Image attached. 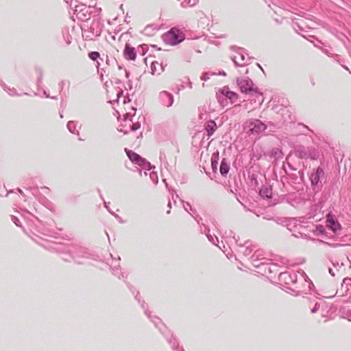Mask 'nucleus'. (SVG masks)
Segmentation results:
<instances>
[{"label": "nucleus", "instance_id": "obj_1", "mask_svg": "<svg viewBox=\"0 0 351 351\" xmlns=\"http://www.w3.org/2000/svg\"><path fill=\"white\" fill-rule=\"evenodd\" d=\"M200 230L202 232H205L206 234V237L210 242H211L213 244L218 246L224 253L226 254V256L228 258H230L232 257V254L229 253L228 251V249L226 247V245L223 244L225 242L228 247L231 249V245L234 243L237 244L238 242V240L235 238V235L234 232L232 230H228L225 232V235L222 237L223 240H221L222 247L219 245V239L218 237L213 234L212 235L210 233V230H208V233L206 232V229L205 228L204 230H203L202 228L200 227Z\"/></svg>", "mask_w": 351, "mask_h": 351}, {"label": "nucleus", "instance_id": "obj_2", "mask_svg": "<svg viewBox=\"0 0 351 351\" xmlns=\"http://www.w3.org/2000/svg\"><path fill=\"white\" fill-rule=\"evenodd\" d=\"M237 84L242 93H251L257 98L260 104L263 102L262 93L254 86L251 79L247 77H239L237 80Z\"/></svg>", "mask_w": 351, "mask_h": 351}, {"label": "nucleus", "instance_id": "obj_3", "mask_svg": "<svg viewBox=\"0 0 351 351\" xmlns=\"http://www.w3.org/2000/svg\"><path fill=\"white\" fill-rule=\"evenodd\" d=\"M267 126L258 119H251L245 123L243 128L249 136H258L260 133L265 131Z\"/></svg>", "mask_w": 351, "mask_h": 351}, {"label": "nucleus", "instance_id": "obj_4", "mask_svg": "<svg viewBox=\"0 0 351 351\" xmlns=\"http://www.w3.org/2000/svg\"><path fill=\"white\" fill-rule=\"evenodd\" d=\"M308 307L311 309V313L320 312L322 317L326 316L328 312V306L325 301L322 299L316 298L313 301L308 302Z\"/></svg>", "mask_w": 351, "mask_h": 351}, {"label": "nucleus", "instance_id": "obj_5", "mask_svg": "<svg viewBox=\"0 0 351 351\" xmlns=\"http://www.w3.org/2000/svg\"><path fill=\"white\" fill-rule=\"evenodd\" d=\"M183 39V34L174 28L163 35L164 41L170 45H176L182 41Z\"/></svg>", "mask_w": 351, "mask_h": 351}, {"label": "nucleus", "instance_id": "obj_6", "mask_svg": "<svg viewBox=\"0 0 351 351\" xmlns=\"http://www.w3.org/2000/svg\"><path fill=\"white\" fill-rule=\"evenodd\" d=\"M125 152L129 158V159L133 162L141 167H142L144 169L146 170H150L152 168V165L149 162L147 161L146 159L142 158L141 156H139L138 154L131 151L128 150L127 149H125Z\"/></svg>", "mask_w": 351, "mask_h": 351}, {"label": "nucleus", "instance_id": "obj_7", "mask_svg": "<svg viewBox=\"0 0 351 351\" xmlns=\"http://www.w3.org/2000/svg\"><path fill=\"white\" fill-rule=\"evenodd\" d=\"M236 66H244L250 62L251 58L243 49L238 48L236 54L232 57Z\"/></svg>", "mask_w": 351, "mask_h": 351}, {"label": "nucleus", "instance_id": "obj_8", "mask_svg": "<svg viewBox=\"0 0 351 351\" xmlns=\"http://www.w3.org/2000/svg\"><path fill=\"white\" fill-rule=\"evenodd\" d=\"M71 258L77 264L84 263V260L88 258V254L84 248L79 246H73L68 250Z\"/></svg>", "mask_w": 351, "mask_h": 351}, {"label": "nucleus", "instance_id": "obj_9", "mask_svg": "<svg viewBox=\"0 0 351 351\" xmlns=\"http://www.w3.org/2000/svg\"><path fill=\"white\" fill-rule=\"evenodd\" d=\"M74 14L78 20L86 21L90 18L91 12L90 7L83 3L76 5L74 10Z\"/></svg>", "mask_w": 351, "mask_h": 351}, {"label": "nucleus", "instance_id": "obj_10", "mask_svg": "<svg viewBox=\"0 0 351 351\" xmlns=\"http://www.w3.org/2000/svg\"><path fill=\"white\" fill-rule=\"evenodd\" d=\"M223 97H226V99H230L232 104L235 102L238 99L237 94L230 90L229 87L227 86H223L217 93V98L219 102H221V98Z\"/></svg>", "mask_w": 351, "mask_h": 351}, {"label": "nucleus", "instance_id": "obj_11", "mask_svg": "<svg viewBox=\"0 0 351 351\" xmlns=\"http://www.w3.org/2000/svg\"><path fill=\"white\" fill-rule=\"evenodd\" d=\"M279 281L286 285H292L297 282V276L295 273L280 272L278 277Z\"/></svg>", "mask_w": 351, "mask_h": 351}, {"label": "nucleus", "instance_id": "obj_12", "mask_svg": "<svg viewBox=\"0 0 351 351\" xmlns=\"http://www.w3.org/2000/svg\"><path fill=\"white\" fill-rule=\"evenodd\" d=\"M326 226L333 232L336 235L337 239H339V237L341 234V226L338 221L335 220L330 215H328L327 217Z\"/></svg>", "mask_w": 351, "mask_h": 351}, {"label": "nucleus", "instance_id": "obj_13", "mask_svg": "<svg viewBox=\"0 0 351 351\" xmlns=\"http://www.w3.org/2000/svg\"><path fill=\"white\" fill-rule=\"evenodd\" d=\"M158 101L162 106L169 108L173 105L174 98L172 94L163 90L159 93Z\"/></svg>", "mask_w": 351, "mask_h": 351}, {"label": "nucleus", "instance_id": "obj_14", "mask_svg": "<svg viewBox=\"0 0 351 351\" xmlns=\"http://www.w3.org/2000/svg\"><path fill=\"white\" fill-rule=\"evenodd\" d=\"M265 258L266 257L265 256L263 251L257 250L250 258V261L253 267L258 270Z\"/></svg>", "mask_w": 351, "mask_h": 351}, {"label": "nucleus", "instance_id": "obj_15", "mask_svg": "<svg viewBox=\"0 0 351 351\" xmlns=\"http://www.w3.org/2000/svg\"><path fill=\"white\" fill-rule=\"evenodd\" d=\"M309 38H308V40L314 44L315 47L320 49L324 53L327 54L328 56H330L331 55L329 49L324 47V44L321 40H318L314 36H310Z\"/></svg>", "mask_w": 351, "mask_h": 351}, {"label": "nucleus", "instance_id": "obj_16", "mask_svg": "<svg viewBox=\"0 0 351 351\" xmlns=\"http://www.w3.org/2000/svg\"><path fill=\"white\" fill-rule=\"evenodd\" d=\"M124 57L125 59L134 60L136 59L135 48L126 44L124 49Z\"/></svg>", "mask_w": 351, "mask_h": 351}, {"label": "nucleus", "instance_id": "obj_17", "mask_svg": "<svg viewBox=\"0 0 351 351\" xmlns=\"http://www.w3.org/2000/svg\"><path fill=\"white\" fill-rule=\"evenodd\" d=\"M324 175V171L321 167H318L315 173L310 176L312 185H317L320 180L321 176Z\"/></svg>", "mask_w": 351, "mask_h": 351}, {"label": "nucleus", "instance_id": "obj_18", "mask_svg": "<svg viewBox=\"0 0 351 351\" xmlns=\"http://www.w3.org/2000/svg\"><path fill=\"white\" fill-rule=\"evenodd\" d=\"M267 271L268 275H266V276L269 278H274L276 276H279V274L280 273L278 265L275 263H272L268 267Z\"/></svg>", "mask_w": 351, "mask_h": 351}, {"label": "nucleus", "instance_id": "obj_19", "mask_svg": "<svg viewBox=\"0 0 351 351\" xmlns=\"http://www.w3.org/2000/svg\"><path fill=\"white\" fill-rule=\"evenodd\" d=\"M272 263H270V260L266 258L265 261H263L262 265L258 269V270H256V272L262 276L268 275V267Z\"/></svg>", "mask_w": 351, "mask_h": 351}, {"label": "nucleus", "instance_id": "obj_20", "mask_svg": "<svg viewBox=\"0 0 351 351\" xmlns=\"http://www.w3.org/2000/svg\"><path fill=\"white\" fill-rule=\"evenodd\" d=\"M295 155L300 158H307L309 156L308 150L302 146H299L294 151Z\"/></svg>", "mask_w": 351, "mask_h": 351}, {"label": "nucleus", "instance_id": "obj_21", "mask_svg": "<svg viewBox=\"0 0 351 351\" xmlns=\"http://www.w3.org/2000/svg\"><path fill=\"white\" fill-rule=\"evenodd\" d=\"M217 129L216 123L213 120H209L206 122L205 130H206L208 136H212Z\"/></svg>", "mask_w": 351, "mask_h": 351}, {"label": "nucleus", "instance_id": "obj_22", "mask_svg": "<svg viewBox=\"0 0 351 351\" xmlns=\"http://www.w3.org/2000/svg\"><path fill=\"white\" fill-rule=\"evenodd\" d=\"M164 68L162 64L159 63L157 61L153 62L151 65V71L153 75H159L161 72H162Z\"/></svg>", "mask_w": 351, "mask_h": 351}, {"label": "nucleus", "instance_id": "obj_23", "mask_svg": "<svg viewBox=\"0 0 351 351\" xmlns=\"http://www.w3.org/2000/svg\"><path fill=\"white\" fill-rule=\"evenodd\" d=\"M101 34V29L97 27L95 32H90V31L85 30L83 36H85L86 39L93 40L95 37H97Z\"/></svg>", "mask_w": 351, "mask_h": 351}, {"label": "nucleus", "instance_id": "obj_24", "mask_svg": "<svg viewBox=\"0 0 351 351\" xmlns=\"http://www.w3.org/2000/svg\"><path fill=\"white\" fill-rule=\"evenodd\" d=\"M241 252L246 256L250 255V254L254 250V247L251 245H248V242H246L245 245L241 246Z\"/></svg>", "mask_w": 351, "mask_h": 351}, {"label": "nucleus", "instance_id": "obj_25", "mask_svg": "<svg viewBox=\"0 0 351 351\" xmlns=\"http://www.w3.org/2000/svg\"><path fill=\"white\" fill-rule=\"evenodd\" d=\"M229 165L226 162L225 159H223L220 165V173L222 176H226L229 171Z\"/></svg>", "mask_w": 351, "mask_h": 351}, {"label": "nucleus", "instance_id": "obj_26", "mask_svg": "<svg viewBox=\"0 0 351 351\" xmlns=\"http://www.w3.org/2000/svg\"><path fill=\"white\" fill-rule=\"evenodd\" d=\"M67 128L72 134H76L79 135V132L77 130V124L73 121H70L67 123Z\"/></svg>", "mask_w": 351, "mask_h": 351}, {"label": "nucleus", "instance_id": "obj_27", "mask_svg": "<svg viewBox=\"0 0 351 351\" xmlns=\"http://www.w3.org/2000/svg\"><path fill=\"white\" fill-rule=\"evenodd\" d=\"M259 193L261 197H265V198H270V197H271V195H272L271 190L267 187L262 188L260 190Z\"/></svg>", "mask_w": 351, "mask_h": 351}, {"label": "nucleus", "instance_id": "obj_28", "mask_svg": "<svg viewBox=\"0 0 351 351\" xmlns=\"http://www.w3.org/2000/svg\"><path fill=\"white\" fill-rule=\"evenodd\" d=\"M270 156L274 157L276 159L282 158L283 154L282 150L279 148H274L271 150Z\"/></svg>", "mask_w": 351, "mask_h": 351}, {"label": "nucleus", "instance_id": "obj_29", "mask_svg": "<svg viewBox=\"0 0 351 351\" xmlns=\"http://www.w3.org/2000/svg\"><path fill=\"white\" fill-rule=\"evenodd\" d=\"M1 86L3 87L5 91H6L11 96H15V95H19L16 89L8 87L7 85H5L4 83H1Z\"/></svg>", "mask_w": 351, "mask_h": 351}, {"label": "nucleus", "instance_id": "obj_30", "mask_svg": "<svg viewBox=\"0 0 351 351\" xmlns=\"http://www.w3.org/2000/svg\"><path fill=\"white\" fill-rule=\"evenodd\" d=\"M136 113V108H132L131 111L125 113L124 114V121L126 123L128 121H132V117Z\"/></svg>", "mask_w": 351, "mask_h": 351}, {"label": "nucleus", "instance_id": "obj_31", "mask_svg": "<svg viewBox=\"0 0 351 351\" xmlns=\"http://www.w3.org/2000/svg\"><path fill=\"white\" fill-rule=\"evenodd\" d=\"M342 288H345L346 292L351 289V278H344L341 285Z\"/></svg>", "mask_w": 351, "mask_h": 351}, {"label": "nucleus", "instance_id": "obj_32", "mask_svg": "<svg viewBox=\"0 0 351 351\" xmlns=\"http://www.w3.org/2000/svg\"><path fill=\"white\" fill-rule=\"evenodd\" d=\"M40 203L42 204H43L46 208H47L48 209L52 210L53 208V204H52L51 202H50L49 200H48L47 199H46L45 197L43 198L42 199L40 200Z\"/></svg>", "mask_w": 351, "mask_h": 351}, {"label": "nucleus", "instance_id": "obj_33", "mask_svg": "<svg viewBox=\"0 0 351 351\" xmlns=\"http://www.w3.org/2000/svg\"><path fill=\"white\" fill-rule=\"evenodd\" d=\"M100 56V54L97 51H92L88 53V57L93 61H95L99 58Z\"/></svg>", "mask_w": 351, "mask_h": 351}, {"label": "nucleus", "instance_id": "obj_34", "mask_svg": "<svg viewBox=\"0 0 351 351\" xmlns=\"http://www.w3.org/2000/svg\"><path fill=\"white\" fill-rule=\"evenodd\" d=\"M182 204H183V207H184V210H185L187 213H190V214L191 215V213H190V210H191V211H193V209H192V208H191V204H190L189 203H188V202H184V201H182Z\"/></svg>", "mask_w": 351, "mask_h": 351}, {"label": "nucleus", "instance_id": "obj_35", "mask_svg": "<svg viewBox=\"0 0 351 351\" xmlns=\"http://www.w3.org/2000/svg\"><path fill=\"white\" fill-rule=\"evenodd\" d=\"M141 128V123L139 122H136L130 126L131 131H136Z\"/></svg>", "mask_w": 351, "mask_h": 351}, {"label": "nucleus", "instance_id": "obj_36", "mask_svg": "<svg viewBox=\"0 0 351 351\" xmlns=\"http://www.w3.org/2000/svg\"><path fill=\"white\" fill-rule=\"evenodd\" d=\"M152 321L155 324L156 327H158L160 328V330H162L159 326V324L162 325V324H161L160 319L158 317H154V319H152Z\"/></svg>", "mask_w": 351, "mask_h": 351}, {"label": "nucleus", "instance_id": "obj_37", "mask_svg": "<svg viewBox=\"0 0 351 351\" xmlns=\"http://www.w3.org/2000/svg\"><path fill=\"white\" fill-rule=\"evenodd\" d=\"M201 14L203 15V16L200 17V20H201L202 23H205L209 21V17L208 16L205 15L204 13H201Z\"/></svg>", "mask_w": 351, "mask_h": 351}, {"label": "nucleus", "instance_id": "obj_38", "mask_svg": "<svg viewBox=\"0 0 351 351\" xmlns=\"http://www.w3.org/2000/svg\"><path fill=\"white\" fill-rule=\"evenodd\" d=\"M210 74L208 73H204L201 76V80L203 81H206L210 78Z\"/></svg>", "mask_w": 351, "mask_h": 351}, {"label": "nucleus", "instance_id": "obj_39", "mask_svg": "<svg viewBox=\"0 0 351 351\" xmlns=\"http://www.w3.org/2000/svg\"><path fill=\"white\" fill-rule=\"evenodd\" d=\"M150 178L154 182L155 184L158 182V177L155 173H150Z\"/></svg>", "mask_w": 351, "mask_h": 351}, {"label": "nucleus", "instance_id": "obj_40", "mask_svg": "<svg viewBox=\"0 0 351 351\" xmlns=\"http://www.w3.org/2000/svg\"><path fill=\"white\" fill-rule=\"evenodd\" d=\"M12 221L17 226H21V223H20V221H19V219L15 217V216H12Z\"/></svg>", "mask_w": 351, "mask_h": 351}, {"label": "nucleus", "instance_id": "obj_41", "mask_svg": "<svg viewBox=\"0 0 351 351\" xmlns=\"http://www.w3.org/2000/svg\"><path fill=\"white\" fill-rule=\"evenodd\" d=\"M217 161L212 158V168L213 171H215L217 169Z\"/></svg>", "mask_w": 351, "mask_h": 351}, {"label": "nucleus", "instance_id": "obj_42", "mask_svg": "<svg viewBox=\"0 0 351 351\" xmlns=\"http://www.w3.org/2000/svg\"><path fill=\"white\" fill-rule=\"evenodd\" d=\"M330 246L331 247H339V246H342L344 244L341 243H328Z\"/></svg>", "mask_w": 351, "mask_h": 351}, {"label": "nucleus", "instance_id": "obj_43", "mask_svg": "<svg viewBox=\"0 0 351 351\" xmlns=\"http://www.w3.org/2000/svg\"><path fill=\"white\" fill-rule=\"evenodd\" d=\"M112 215H113L115 218L120 222V223H123V220L121 219V217H119V215L114 214V213L111 212Z\"/></svg>", "mask_w": 351, "mask_h": 351}, {"label": "nucleus", "instance_id": "obj_44", "mask_svg": "<svg viewBox=\"0 0 351 351\" xmlns=\"http://www.w3.org/2000/svg\"><path fill=\"white\" fill-rule=\"evenodd\" d=\"M118 268L114 267V268H112V271H113V274L115 275V276H117L119 278H120L121 277L119 276V271H118Z\"/></svg>", "mask_w": 351, "mask_h": 351}, {"label": "nucleus", "instance_id": "obj_45", "mask_svg": "<svg viewBox=\"0 0 351 351\" xmlns=\"http://www.w3.org/2000/svg\"><path fill=\"white\" fill-rule=\"evenodd\" d=\"M66 43L67 45H69L71 43V37L69 35H67L66 38H65Z\"/></svg>", "mask_w": 351, "mask_h": 351}, {"label": "nucleus", "instance_id": "obj_46", "mask_svg": "<svg viewBox=\"0 0 351 351\" xmlns=\"http://www.w3.org/2000/svg\"><path fill=\"white\" fill-rule=\"evenodd\" d=\"M122 95H123V91L122 90L118 92V93H117V101H119V100L121 98V97L122 96Z\"/></svg>", "mask_w": 351, "mask_h": 351}, {"label": "nucleus", "instance_id": "obj_47", "mask_svg": "<svg viewBox=\"0 0 351 351\" xmlns=\"http://www.w3.org/2000/svg\"><path fill=\"white\" fill-rule=\"evenodd\" d=\"M103 71H104V69H102L100 72V78L101 80H103V77H104V72Z\"/></svg>", "mask_w": 351, "mask_h": 351}, {"label": "nucleus", "instance_id": "obj_48", "mask_svg": "<svg viewBox=\"0 0 351 351\" xmlns=\"http://www.w3.org/2000/svg\"><path fill=\"white\" fill-rule=\"evenodd\" d=\"M118 130H119V132H123L125 134H127L128 133V131H123V128H119L118 129Z\"/></svg>", "mask_w": 351, "mask_h": 351}, {"label": "nucleus", "instance_id": "obj_49", "mask_svg": "<svg viewBox=\"0 0 351 351\" xmlns=\"http://www.w3.org/2000/svg\"><path fill=\"white\" fill-rule=\"evenodd\" d=\"M177 346V343L176 342L172 343V348H176Z\"/></svg>", "mask_w": 351, "mask_h": 351}, {"label": "nucleus", "instance_id": "obj_50", "mask_svg": "<svg viewBox=\"0 0 351 351\" xmlns=\"http://www.w3.org/2000/svg\"><path fill=\"white\" fill-rule=\"evenodd\" d=\"M26 215H32L29 212H25V213L24 214L23 217L25 218Z\"/></svg>", "mask_w": 351, "mask_h": 351}, {"label": "nucleus", "instance_id": "obj_51", "mask_svg": "<svg viewBox=\"0 0 351 351\" xmlns=\"http://www.w3.org/2000/svg\"><path fill=\"white\" fill-rule=\"evenodd\" d=\"M323 229H324V228L321 226V227L317 228V230H319L320 232H322V230Z\"/></svg>", "mask_w": 351, "mask_h": 351}, {"label": "nucleus", "instance_id": "obj_52", "mask_svg": "<svg viewBox=\"0 0 351 351\" xmlns=\"http://www.w3.org/2000/svg\"><path fill=\"white\" fill-rule=\"evenodd\" d=\"M329 273H330L332 276H335V274L333 273L332 269H329Z\"/></svg>", "mask_w": 351, "mask_h": 351}, {"label": "nucleus", "instance_id": "obj_53", "mask_svg": "<svg viewBox=\"0 0 351 351\" xmlns=\"http://www.w3.org/2000/svg\"><path fill=\"white\" fill-rule=\"evenodd\" d=\"M44 93V95H45V97H47V98H48V97H49V95L47 93V92H46V91H44V93Z\"/></svg>", "mask_w": 351, "mask_h": 351}, {"label": "nucleus", "instance_id": "obj_54", "mask_svg": "<svg viewBox=\"0 0 351 351\" xmlns=\"http://www.w3.org/2000/svg\"><path fill=\"white\" fill-rule=\"evenodd\" d=\"M171 195H172V199H173L174 203H176V199H174V195H173V192L171 193Z\"/></svg>", "mask_w": 351, "mask_h": 351}, {"label": "nucleus", "instance_id": "obj_55", "mask_svg": "<svg viewBox=\"0 0 351 351\" xmlns=\"http://www.w3.org/2000/svg\"><path fill=\"white\" fill-rule=\"evenodd\" d=\"M145 314H146L149 317H150L149 313H148L147 311H145Z\"/></svg>", "mask_w": 351, "mask_h": 351}, {"label": "nucleus", "instance_id": "obj_56", "mask_svg": "<svg viewBox=\"0 0 351 351\" xmlns=\"http://www.w3.org/2000/svg\"><path fill=\"white\" fill-rule=\"evenodd\" d=\"M123 103L126 104V98L125 97H123Z\"/></svg>", "mask_w": 351, "mask_h": 351}, {"label": "nucleus", "instance_id": "obj_57", "mask_svg": "<svg viewBox=\"0 0 351 351\" xmlns=\"http://www.w3.org/2000/svg\"><path fill=\"white\" fill-rule=\"evenodd\" d=\"M163 182L165 183L166 187H167V188H168V184H167V183L166 182V180H163Z\"/></svg>", "mask_w": 351, "mask_h": 351}, {"label": "nucleus", "instance_id": "obj_58", "mask_svg": "<svg viewBox=\"0 0 351 351\" xmlns=\"http://www.w3.org/2000/svg\"><path fill=\"white\" fill-rule=\"evenodd\" d=\"M168 206H169V208H171V202H169Z\"/></svg>", "mask_w": 351, "mask_h": 351}, {"label": "nucleus", "instance_id": "obj_59", "mask_svg": "<svg viewBox=\"0 0 351 351\" xmlns=\"http://www.w3.org/2000/svg\"><path fill=\"white\" fill-rule=\"evenodd\" d=\"M18 191H19V192L21 194H23V191H22V190H21V189H18Z\"/></svg>", "mask_w": 351, "mask_h": 351}, {"label": "nucleus", "instance_id": "obj_60", "mask_svg": "<svg viewBox=\"0 0 351 351\" xmlns=\"http://www.w3.org/2000/svg\"><path fill=\"white\" fill-rule=\"evenodd\" d=\"M189 87H190V88H192V84H191V82H189Z\"/></svg>", "mask_w": 351, "mask_h": 351}, {"label": "nucleus", "instance_id": "obj_61", "mask_svg": "<svg viewBox=\"0 0 351 351\" xmlns=\"http://www.w3.org/2000/svg\"><path fill=\"white\" fill-rule=\"evenodd\" d=\"M64 259L65 261H69V258H64Z\"/></svg>", "mask_w": 351, "mask_h": 351}, {"label": "nucleus", "instance_id": "obj_62", "mask_svg": "<svg viewBox=\"0 0 351 351\" xmlns=\"http://www.w3.org/2000/svg\"><path fill=\"white\" fill-rule=\"evenodd\" d=\"M195 220L197 221V223H199V220H198V219H197V218H195Z\"/></svg>", "mask_w": 351, "mask_h": 351}, {"label": "nucleus", "instance_id": "obj_63", "mask_svg": "<svg viewBox=\"0 0 351 351\" xmlns=\"http://www.w3.org/2000/svg\"><path fill=\"white\" fill-rule=\"evenodd\" d=\"M221 74L224 76L226 75L225 72H223Z\"/></svg>", "mask_w": 351, "mask_h": 351}, {"label": "nucleus", "instance_id": "obj_64", "mask_svg": "<svg viewBox=\"0 0 351 351\" xmlns=\"http://www.w3.org/2000/svg\"><path fill=\"white\" fill-rule=\"evenodd\" d=\"M63 84L62 82H61L60 83H59V85H62Z\"/></svg>", "mask_w": 351, "mask_h": 351}]
</instances>
